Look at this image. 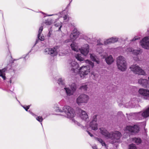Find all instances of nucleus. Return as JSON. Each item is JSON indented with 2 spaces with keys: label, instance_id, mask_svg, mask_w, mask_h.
Instances as JSON below:
<instances>
[{
  "label": "nucleus",
  "instance_id": "1",
  "mask_svg": "<svg viewBox=\"0 0 149 149\" xmlns=\"http://www.w3.org/2000/svg\"><path fill=\"white\" fill-rule=\"evenodd\" d=\"M70 46L72 50L76 52L79 51L85 56H86L89 52V47L87 44L85 45L81 49H79L77 44L74 42L71 44Z\"/></svg>",
  "mask_w": 149,
  "mask_h": 149
},
{
  "label": "nucleus",
  "instance_id": "2",
  "mask_svg": "<svg viewBox=\"0 0 149 149\" xmlns=\"http://www.w3.org/2000/svg\"><path fill=\"white\" fill-rule=\"evenodd\" d=\"M56 110L57 111L61 112H64L67 115V117L72 119L75 115V113L73 109L69 106H64L62 109H60L59 107L56 108Z\"/></svg>",
  "mask_w": 149,
  "mask_h": 149
},
{
  "label": "nucleus",
  "instance_id": "3",
  "mask_svg": "<svg viewBox=\"0 0 149 149\" xmlns=\"http://www.w3.org/2000/svg\"><path fill=\"white\" fill-rule=\"evenodd\" d=\"M117 64L119 69L122 71L127 69V64L125 58L122 56H120L117 58Z\"/></svg>",
  "mask_w": 149,
  "mask_h": 149
},
{
  "label": "nucleus",
  "instance_id": "4",
  "mask_svg": "<svg viewBox=\"0 0 149 149\" xmlns=\"http://www.w3.org/2000/svg\"><path fill=\"white\" fill-rule=\"evenodd\" d=\"M131 116H135L136 119H141L143 118H145L149 116V107L144 109L143 112H140L138 113H133L131 114Z\"/></svg>",
  "mask_w": 149,
  "mask_h": 149
},
{
  "label": "nucleus",
  "instance_id": "5",
  "mask_svg": "<svg viewBox=\"0 0 149 149\" xmlns=\"http://www.w3.org/2000/svg\"><path fill=\"white\" fill-rule=\"evenodd\" d=\"M89 66H83L79 70V76L81 78H83L85 76L87 75L90 71V68L91 66L89 64Z\"/></svg>",
  "mask_w": 149,
  "mask_h": 149
},
{
  "label": "nucleus",
  "instance_id": "6",
  "mask_svg": "<svg viewBox=\"0 0 149 149\" xmlns=\"http://www.w3.org/2000/svg\"><path fill=\"white\" fill-rule=\"evenodd\" d=\"M124 130L127 133H137L139 131V127L137 125H135L133 126L127 125L124 128Z\"/></svg>",
  "mask_w": 149,
  "mask_h": 149
},
{
  "label": "nucleus",
  "instance_id": "7",
  "mask_svg": "<svg viewBox=\"0 0 149 149\" xmlns=\"http://www.w3.org/2000/svg\"><path fill=\"white\" fill-rule=\"evenodd\" d=\"M111 138L113 141L112 142V143L113 144L115 143L118 142L122 137V135L121 133L118 131H115L111 132Z\"/></svg>",
  "mask_w": 149,
  "mask_h": 149
},
{
  "label": "nucleus",
  "instance_id": "8",
  "mask_svg": "<svg viewBox=\"0 0 149 149\" xmlns=\"http://www.w3.org/2000/svg\"><path fill=\"white\" fill-rule=\"evenodd\" d=\"M88 96L85 94L80 95L76 99V102L79 105L82 103H87L88 100Z\"/></svg>",
  "mask_w": 149,
  "mask_h": 149
},
{
  "label": "nucleus",
  "instance_id": "9",
  "mask_svg": "<svg viewBox=\"0 0 149 149\" xmlns=\"http://www.w3.org/2000/svg\"><path fill=\"white\" fill-rule=\"evenodd\" d=\"M130 68L131 70L135 74L143 75H145L146 74V73L143 70L138 66L136 65H132L130 67Z\"/></svg>",
  "mask_w": 149,
  "mask_h": 149
},
{
  "label": "nucleus",
  "instance_id": "10",
  "mask_svg": "<svg viewBox=\"0 0 149 149\" xmlns=\"http://www.w3.org/2000/svg\"><path fill=\"white\" fill-rule=\"evenodd\" d=\"M68 67L69 69L74 72H75V70L79 68L78 63L75 61L70 60L68 61Z\"/></svg>",
  "mask_w": 149,
  "mask_h": 149
},
{
  "label": "nucleus",
  "instance_id": "11",
  "mask_svg": "<svg viewBox=\"0 0 149 149\" xmlns=\"http://www.w3.org/2000/svg\"><path fill=\"white\" fill-rule=\"evenodd\" d=\"M97 115H95L93 116L92 120L89 124V126L91 129L94 130L98 129L97 124L96 123L97 120Z\"/></svg>",
  "mask_w": 149,
  "mask_h": 149
},
{
  "label": "nucleus",
  "instance_id": "12",
  "mask_svg": "<svg viewBox=\"0 0 149 149\" xmlns=\"http://www.w3.org/2000/svg\"><path fill=\"white\" fill-rule=\"evenodd\" d=\"M79 33L76 29H74L72 31V32L70 35V40L74 41L79 36ZM70 40H66L65 42L67 43L70 42Z\"/></svg>",
  "mask_w": 149,
  "mask_h": 149
},
{
  "label": "nucleus",
  "instance_id": "13",
  "mask_svg": "<svg viewBox=\"0 0 149 149\" xmlns=\"http://www.w3.org/2000/svg\"><path fill=\"white\" fill-rule=\"evenodd\" d=\"M142 47L145 49L149 48V38L146 37L143 38L140 42Z\"/></svg>",
  "mask_w": 149,
  "mask_h": 149
},
{
  "label": "nucleus",
  "instance_id": "14",
  "mask_svg": "<svg viewBox=\"0 0 149 149\" xmlns=\"http://www.w3.org/2000/svg\"><path fill=\"white\" fill-rule=\"evenodd\" d=\"M81 56V54H77L75 55V57L78 60L80 61L81 62L83 61V62H85L86 63L89 64L91 66L92 68H93V67L94 64L92 62L88 60H84V58L82 57Z\"/></svg>",
  "mask_w": 149,
  "mask_h": 149
},
{
  "label": "nucleus",
  "instance_id": "15",
  "mask_svg": "<svg viewBox=\"0 0 149 149\" xmlns=\"http://www.w3.org/2000/svg\"><path fill=\"white\" fill-rule=\"evenodd\" d=\"M45 54H51L53 56L56 55L57 54V51L55 48H46L44 51Z\"/></svg>",
  "mask_w": 149,
  "mask_h": 149
},
{
  "label": "nucleus",
  "instance_id": "16",
  "mask_svg": "<svg viewBox=\"0 0 149 149\" xmlns=\"http://www.w3.org/2000/svg\"><path fill=\"white\" fill-rule=\"evenodd\" d=\"M100 132L105 138L107 139H110L111 138V132H109L105 128L101 127L100 128Z\"/></svg>",
  "mask_w": 149,
  "mask_h": 149
},
{
  "label": "nucleus",
  "instance_id": "17",
  "mask_svg": "<svg viewBox=\"0 0 149 149\" xmlns=\"http://www.w3.org/2000/svg\"><path fill=\"white\" fill-rule=\"evenodd\" d=\"M139 92L145 99H147L148 97H149V90L143 88H140L139 90Z\"/></svg>",
  "mask_w": 149,
  "mask_h": 149
},
{
  "label": "nucleus",
  "instance_id": "18",
  "mask_svg": "<svg viewBox=\"0 0 149 149\" xmlns=\"http://www.w3.org/2000/svg\"><path fill=\"white\" fill-rule=\"evenodd\" d=\"M43 27L41 26L39 28V30L38 31V35L37 39L36 40L35 44L34 46L38 43L40 40L41 41H43L45 39V38L43 36H40V34L42 31Z\"/></svg>",
  "mask_w": 149,
  "mask_h": 149
},
{
  "label": "nucleus",
  "instance_id": "19",
  "mask_svg": "<svg viewBox=\"0 0 149 149\" xmlns=\"http://www.w3.org/2000/svg\"><path fill=\"white\" fill-rule=\"evenodd\" d=\"M118 40V38L113 37L104 41V43L105 45H107L111 43H114L117 42Z\"/></svg>",
  "mask_w": 149,
  "mask_h": 149
},
{
  "label": "nucleus",
  "instance_id": "20",
  "mask_svg": "<svg viewBox=\"0 0 149 149\" xmlns=\"http://www.w3.org/2000/svg\"><path fill=\"white\" fill-rule=\"evenodd\" d=\"M79 112L81 113L80 114V117L81 118L85 120L88 119V116L86 111L81 109H79Z\"/></svg>",
  "mask_w": 149,
  "mask_h": 149
},
{
  "label": "nucleus",
  "instance_id": "21",
  "mask_svg": "<svg viewBox=\"0 0 149 149\" xmlns=\"http://www.w3.org/2000/svg\"><path fill=\"white\" fill-rule=\"evenodd\" d=\"M138 83L143 86H146L148 81L145 79H140L138 80Z\"/></svg>",
  "mask_w": 149,
  "mask_h": 149
},
{
  "label": "nucleus",
  "instance_id": "22",
  "mask_svg": "<svg viewBox=\"0 0 149 149\" xmlns=\"http://www.w3.org/2000/svg\"><path fill=\"white\" fill-rule=\"evenodd\" d=\"M7 68H5L1 70H0V76L4 80H5L6 79L5 76V72L7 70Z\"/></svg>",
  "mask_w": 149,
  "mask_h": 149
},
{
  "label": "nucleus",
  "instance_id": "23",
  "mask_svg": "<svg viewBox=\"0 0 149 149\" xmlns=\"http://www.w3.org/2000/svg\"><path fill=\"white\" fill-rule=\"evenodd\" d=\"M106 63L108 64H111L113 61V59L112 56H107L105 58Z\"/></svg>",
  "mask_w": 149,
  "mask_h": 149
},
{
  "label": "nucleus",
  "instance_id": "24",
  "mask_svg": "<svg viewBox=\"0 0 149 149\" xmlns=\"http://www.w3.org/2000/svg\"><path fill=\"white\" fill-rule=\"evenodd\" d=\"M65 90V92L67 94V95L68 96H70L73 94L74 92L70 90L68 88H66V87H65L64 88Z\"/></svg>",
  "mask_w": 149,
  "mask_h": 149
},
{
  "label": "nucleus",
  "instance_id": "25",
  "mask_svg": "<svg viewBox=\"0 0 149 149\" xmlns=\"http://www.w3.org/2000/svg\"><path fill=\"white\" fill-rule=\"evenodd\" d=\"M90 57L93 61L96 62L97 64L99 63V61L97 57L94 54H90Z\"/></svg>",
  "mask_w": 149,
  "mask_h": 149
},
{
  "label": "nucleus",
  "instance_id": "26",
  "mask_svg": "<svg viewBox=\"0 0 149 149\" xmlns=\"http://www.w3.org/2000/svg\"><path fill=\"white\" fill-rule=\"evenodd\" d=\"M142 52V51L141 49H134L133 50L132 53L136 55L140 54Z\"/></svg>",
  "mask_w": 149,
  "mask_h": 149
},
{
  "label": "nucleus",
  "instance_id": "27",
  "mask_svg": "<svg viewBox=\"0 0 149 149\" xmlns=\"http://www.w3.org/2000/svg\"><path fill=\"white\" fill-rule=\"evenodd\" d=\"M133 141L137 144L140 143L141 142V140L140 138H134L132 139Z\"/></svg>",
  "mask_w": 149,
  "mask_h": 149
},
{
  "label": "nucleus",
  "instance_id": "28",
  "mask_svg": "<svg viewBox=\"0 0 149 149\" xmlns=\"http://www.w3.org/2000/svg\"><path fill=\"white\" fill-rule=\"evenodd\" d=\"M70 88L71 89V90L73 92H74L75 91L76 88L75 84L74 83L72 84L70 86Z\"/></svg>",
  "mask_w": 149,
  "mask_h": 149
},
{
  "label": "nucleus",
  "instance_id": "29",
  "mask_svg": "<svg viewBox=\"0 0 149 149\" xmlns=\"http://www.w3.org/2000/svg\"><path fill=\"white\" fill-rule=\"evenodd\" d=\"M88 87L87 85L86 84H83L80 87L79 89L81 90H84V91H86Z\"/></svg>",
  "mask_w": 149,
  "mask_h": 149
},
{
  "label": "nucleus",
  "instance_id": "30",
  "mask_svg": "<svg viewBox=\"0 0 149 149\" xmlns=\"http://www.w3.org/2000/svg\"><path fill=\"white\" fill-rule=\"evenodd\" d=\"M58 84L60 85H64V80L61 78H59L58 81Z\"/></svg>",
  "mask_w": 149,
  "mask_h": 149
},
{
  "label": "nucleus",
  "instance_id": "31",
  "mask_svg": "<svg viewBox=\"0 0 149 149\" xmlns=\"http://www.w3.org/2000/svg\"><path fill=\"white\" fill-rule=\"evenodd\" d=\"M97 140L100 142L102 145V146H105L106 144L105 142L101 139L97 138Z\"/></svg>",
  "mask_w": 149,
  "mask_h": 149
},
{
  "label": "nucleus",
  "instance_id": "32",
  "mask_svg": "<svg viewBox=\"0 0 149 149\" xmlns=\"http://www.w3.org/2000/svg\"><path fill=\"white\" fill-rule=\"evenodd\" d=\"M55 26L56 27H58V26H59V28H58V30L60 31L61 30V28L62 27V25H61V22H59L58 23H56L55 24H54Z\"/></svg>",
  "mask_w": 149,
  "mask_h": 149
},
{
  "label": "nucleus",
  "instance_id": "33",
  "mask_svg": "<svg viewBox=\"0 0 149 149\" xmlns=\"http://www.w3.org/2000/svg\"><path fill=\"white\" fill-rule=\"evenodd\" d=\"M36 119L40 122L41 123V125H42V122L43 120V119L42 116H39L37 117L36 118Z\"/></svg>",
  "mask_w": 149,
  "mask_h": 149
},
{
  "label": "nucleus",
  "instance_id": "34",
  "mask_svg": "<svg viewBox=\"0 0 149 149\" xmlns=\"http://www.w3.org/2000/svg\"><path fill=\"white\" fill-rule=\"evenodd\" d=\"M72 121L75 124H77L79 126H80L83 129L84 128V127L81 125L77 121H75L73 119H72Z\"/></svg>",
  "mask_w": 149,
  "mask_h": 149
},
{
  "label": "nucleus",
  "instance_id": "35",
  "mask_svg": "<svg viewBox=\"0 0 149 149\" xmlns=\"http://www.w3.org/2000/svg\"><path fill=\"white\" fill-rule=\"evenodd\" d=\"M129 149H137V148L134 144H132L129 146Z\"/></svg>",
  "mask_w": 149,
  "mask_h": 149
},
{
  "label": "nucleus",
  "instance_id": "36",
  "mask_svg": "<svg viewBox=\"0 0 149 149\" xmlns=\"http://www.w3.org/2000/svg\"><path fill=\"white\" fill-rule=\"evenodd\" d=\"M30 106V105H29L26 107L24 106H22L27 111H28V110L29 109Z\"/></svg>",
  "mask_w": 149,
  "mask_h": 149
},
{
  "label": "nucleus",
  "instance_id": "37",
  "mask_svg": "<svg viewBox=\"0 0 149 149\" xmlns=\"http://www.w3.org/2000/svg\"><path fill=\"white\" fill-rule=\"evenodd\" d=\"M45 23L47 25H50L51 24L52 22H51V21H49L48 20H45Z\"/></svg>",
  "mask_w": 149,
  "mask_h": 149
},
{
  "label": "nucleus",
  "instance_id": "38",
  "mask_svg": "<svg viewBox=\"0 0 149 149\" xmlns=\"http://www.w3.org/2000/svg\"><path fill=\"white\" fill-rule=\"evenodd\" d=\"M133 50L132 48H129L127 49V51L128 52H132L133 53Z\"/></svg>",
  "mask_w": 149,
  "mask_h": 149
},
{
  "label": "nucleus",
  "instance_id": "39",
  "mask_svg": "<svg viewBox=\"0 0 149 149\" xmlns=\"http://www.w3.org/2000/svg\"><path fill=\"white\" fill-rule=\"evenodd\" d=\"M139 38L137 37H135L132 40V41H135L136 40L138 39Z\"/></svg>",
  "mask_w": 149,
  "mask_h": 149
},
{
  "label": "nucleus",
  "instance_id": "40",
  "mask_svg": "<svg viewBox=\"0 0 149 149\" xmlns=\"http://www.w3.org/2000/svg\"><path fill=\"white\" fill-rule=\"evenodd\" d=\"M51 34H52V32H51L50 31H49V33L47 35V36L48 37H50Z\"/></svg>",
  "mask_w": 149,
  "mask_h": 149
},
{
  "label": "nucleus",
  "instance_id": "41",
  "mask_svg": "<svg viewBox=\"0 0 149 149\" xmlns=\"http://www.w3.org/2000/svg\"><path fill=\"white\" fill-rule=\"evenodd\" d=\"M87 132L88 134H89V135L91 137L93 136V134H91L89 131H87Z\"/></svg>",
  "mask_w": 149,
  "mask_h": 149
},
{
  "label": "nucleus",
  "instance_id": "42",
  "mask_svg": "<svg viewBox=\"0 0 149 149\" xmlns=\"http://www.w3.org/2000/svg\"><path fill=\"white\" fill-rule=\"evenodd\" d=\"M67 15H65L63 17V18L64 20H67Z\"/></svg>",
  "mask_w": 149,
  "mask_h": 149
},
{
  "label": "nucleus",
  "instance_id": "43",
  "mask_svg": "<svg viewBox=\"0 0 149 149\" xmlns=\"http://www.w3.org/2000/svg\"><path fill=\"white\" fill-rule=\"evenodd\" d=\"M103 44L100 43H98L96 47H98L99 46H100L101 45H102Z\"/></svg>",
  "mask_w": 149,
  "mask_h": 149
},
{
  "label": "nucleus",
  "instance_id": "44",
  "mask_svg": "<svg viewBox=\"0 0 149 149\" xmlns=\"http://www.w3.org/2000/svg\"><path fill=\"white\" fill-rule=\"evenodd\" d=\"M93 149H97V148L96 146H94L92 147Z\"/></svg>",
  "mask_w": 149,
  "mask_h": 149
},
{
  "label": "nucleus",
  "instance_id": "45",
  "mask_svg": "<svg viewBox=\"0 0 149 149\" xmlns=\"http://www.w3.org/2000/svg\"><path fill=\"white\" fill-rule=\"evenodd\" d=\"M122 113V112L121 111H119L118 113V114H121Z\"/></svg>",
  "mask_w": 149,
  "mask_h": 149
},
{
  "label": "nucleus",
  "instance_id": "46",
  "mask_svg": "<svg viewBox=\"0 0 149 149\" xmlns=\"http://www.w3.org/2000/svg\"><path fill=\"white\" fill-rule=\"evenodd\" d=\"M9 82H10V83H11V82H12V80H11L10 79V81H9Z\"/></svg>",
  "mask_w": 149,
  "mask_h": 149
},
{
  "label": "nucleus",
  "instance_id": "47",
  "mask_svg": "<svg viewBox=\"0 0 149 149\" xmlns=\"http://www.w3.org/2000/svg\"><path fill=\"white\" fill-rule=\"evenodd\" d=\"M48 15L47 16H51L52 15Z\"/></svg>",
  "mask_w": 149,
  "mask_h": 149
},
{
  "label": "nucleus",
  "instance_id": "48",
  "mask_svg": "<svg viewBox=\"0 0 149 149\" xmlns=\"http://www.w3.org/2000/svg\"><path fill=\"white\" fill-rule=\"evenodd\" d=\"M148 31H149V28L148 29Z\"/></svg>",
  "mask_w": 149,
  "mask_h": 149
},
{
  "label": "nucleus",
  "instance_id": "49",
  "mask_svg": "<svg viewBox=\"0 0 149 149\" xmlns=\"http://www.w3.org/2000/svg\"><path fill=\"white\" fill-rule=\"evenodd\" d=\"M17 100V101H18L19 103H20V102H19V101H18V100Z\"/></svg>",
  "mask_w": 149,
  "mask_h": 149
},
{
  "label": "nucleus",
  "instance_id": "50",
  "mask_svg": "<svg viewBox=\"0 0 149 149\" xmlns=\"http://www.w3.org/2000/svg\"><path fill=\"white\" fill-rule=\"evenodd\" d=\"M148 79L149 80V77H148Z\"/></svg>",
  "mask_w": 149,
  "mask_h": 149
}]
</instances>
